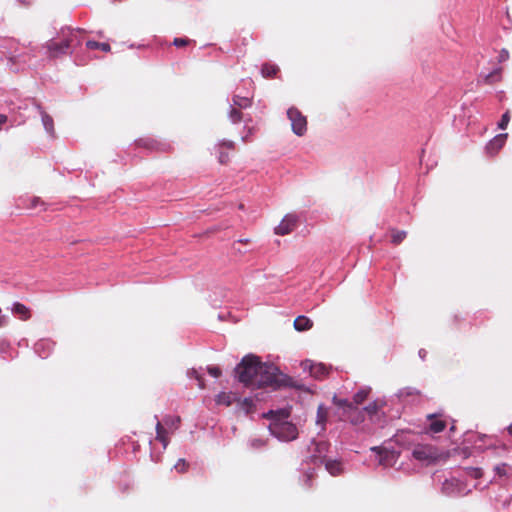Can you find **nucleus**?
I'll return each mask as SVG.
<instances>
[{"mask_svg": "<svg viewBox=\"0 0 512 512\" xmlns=\"http://www.w3.org/2000/svg\"><path fill=\"white\" fill-rule=\"evenodd\" d=\"M235 373L238 381L245 387L273 389L288 386L290 379L279 373L278 369L266 363H262L259 357L247 355L236 366Z\"/></svg>", "mask_w": 512, "mask_h": 512, "instance_id": "obj_1", "label": "nucleus"}, {"mask_svg": "<svg viewBox=\"0 0 512 512\" xmlns=\"http://www.w3.org/2000/svg\"><path fill=\"white\" fill-rule=\"evenodd\" d=\"M81 30L63 27L56 38L46 42V54L50 59L60 58L72 53V50L81 44Z\"/></svg>", "mask_w": 512, "mask_h": 512, "instance_id": "obj_2", "label": "nucleus"}, {"mask_svg": "<svg viewBox=\"0 0 512 512\" xmlns=\"http://www.w3.org/2000/svg\"><path fill=\"white\" fill-rule=\"evenodd\" d=\"M284 417H277L269 425V430L272 435L283 441H291L297 438V427L285 420L288 414L282 412Z\"/></svg>", "mask_w": 512, "mask_h": 512, "instance_id": "obj_3", "label": "nucleus"}, {"mask_svg": "<svg viewBox=\"0 0 512 512\" xmlns=\"http://www.w3.org/2000/svg\"><path fill=\"white\" fill-rule=\"evenodd\" d=\"M332 402L342 410L340 415L341 420L349 421L353 425H358L364 421V409H359L354 403H350V401L346 399H340L337 396L333 397Z\"/></svg>", "mask_w": 512, "mask_h": 512, "instance_id": "obj_4", "label": "nucleus"}, {"mask_svg": "<svg viewBox=\"0 0 512 512\" xmlns=\"http://www.w3.org/2000/svg\"><path fill=\"white\" fill-rule=\"evenodd\" d=\"M413 457L425 465H431L439 462L444 454L432 445L420 444L414 447Z\"/></svg>", "mask_w": 512, "mask_h": 512, "instance_id": "obj_5", "label": "nucleus"}, {"mask_svg": "<svg viewBox=\"0 0 512 512\" xmlns=\"http://www.w3.org/2000/svg\"><path fill=\"white\" fill-rule=\"evenodd\" d=\"M287 116L291 122L293 132L298 136H303L307 130L306 117L295 107L288 109Z\"/></svg>", "mask_w": 512, "mask_h": 512, "instance_id": "obj_6", "label": "nucleus"}, {"mask_svg": "<svg viewBox=\"0 0 512 512\" xmlns=\"http://www.w3.org/2000/svg\"><path fill=\"white\" fill-rule=\"evenodd\" d=\"M303 370H308L310 375L317 380H323L329 376L331 366H327L323 363H314L311 360H305L301 363Z\"/></svg>", "mask_w": 512, "mask_h": 512, "instance_id": "obj_7", "label": "nucleus"}, {"mask_svg": "<svg viewBox=\"0 0 512 512\" xmlns=\"http://www.w3.org/2000/svg\"><path fill=\"white\" fill-rule=\"evenodd\" d=\"M330 444L326 441L313 442V450L310 455V461L313 464H322L326 460Z\"/></svg>", "mask_w": 512, "mask_h": 512, "instance_id": "obj_8", "label": "nucleus"}, {"mask_svg": "<svg viewBox=\"0 0 512 512\" xmlns=\"http://www.w3.org/2000/svg\"><path fill=\"white\" fill-rule=\"evenodd\" d=\"M297 223V217L292 214L286 215L283 220L280 222V224L275 228V233L278 235H287L291 233Z\"/></svg>", "mask_w": 512, "mask_h": 512, "instance_id": "obj_9", "label": "nucleus"}, {"mask_svg": "<svg viewBox=\"0 0 512 512\" xmlns=\"http://www.w3.org/2000/svg\"><path fill=\"white\" fill-rule=\"evenodd\" d=\"M235 149V143L233 141H223L219 144V156L218 160L221 164H227L230 161L227 150L233 151Z\"/></svg>", "mask_w": 512, "mask_h": 512, "instance_id": "obj_10", "label": "nucleus"}, {"mask_svg": "<svg viewBox=\"0 0 512 512\" xmlns=\"http://www.w3.org/2000/svg\"><path fill=\"white\" fill-rule=\"evenodd\" d=\"M12 313L22 321H27L31 318V310L20 302H15L11 308Z\"/></svg>", "mask_w": 512, "mask_h": 512, "instance_id": "obj_11", "label": "nucleus"}, {"mask_svg": "<svg viewBox=\"0 0 512 512\" xmlns=\"http://www.w3.org/2000/svg\"><path fill=\"white\" fill-rule=\"evenodd\" d=\"M508 134H499L495 136L487 145L490 153H497L505 144Z\"/></svg>", "mask_w": 512, "mask_h": 512, "instance_id": "obj_12", "label": "nucleus"}, {"mask_svg": "<svg viewBox=\"0 0 512 512\" xmlns=\"http://www.w3.org/2000/svg\"><path fill=\"white\" fill-rule=\"evenodd\" d=\"M428 420L430 421L428 426V431L431 433H439L442 432L446 427V422L444 420L438 419L435 415H428Z\"/></svg>", "mask_w": 512, "mask_h": 512, "instance_id": "obj_13", "label": "nucleus"}, {"mask_svg": "<svg viewBox=\"0 0 512 512\" xmlns=\"http://www.w3.org/2000/svg\"><path fill=\"white\" fill-rule=\"evenodd\" d=\"M37 109L39 110V113L41 115V118H42V123H43V126L45 128V130L50 133V134H53L54 133V121H53V118L46 113V111L42 108L41 105H37Z\"/></svg>", "mask_w": 512, "mask_h": 512, "instance_id": "obj_14", "label": "nucleus"}, {"mask_svg": "<svg viewBox=\"0 0 512 512\" xmlns=\"http://www.w3.org/2000/svg\"><path fill=\"white\" fill-rule=\"evenodd\" d=\"M328 419V409L320 404L317 408L316 424L320 426V430L324 431Z\"/></svg>", "mask_w": 512, "mask_h": 512, "instance_id": "obj_15", "label": "nucleus"}, {"mask_svg": "<svg viewBox=\"0 0 512 512\" xmlns=\"http://www.w3.org/2000/svg\"><path fill=\"white\" fill-rule=\"evenodd\" d=\"M156 440L161 442L164 448L169 444L167 429L160 421H157L156 423Z\"/></svg>", "mask_w": 512, "mask_h": 512, "instance_id": "obj_16", "label": "nucleus"}, {"mask_svg": "<svg viewBox=\"0 0 512 512\" xmlns=\"http://www.w3.org/2000/svg\"><path fill=\"white\" fill-rule=\"evenodd\" d=\"M323 463H325L326 470L332 475V476H338L342 474L343 467L342 463L338 460H325Z\"/></svg>", "mask_w": 512, "mask_h": 512, "instance_id": "obj_17", "label": "nucleus"}, {"mask_svg": "<svg viewBox=\"0 0 512 512\" xmlns=\"http://www.w3.org/2000/svg\"><path fill=\"white\" fill-rule=\"evenodd\" d=\"M312 326L313 322L306 316L301 315L294 320V328L297 331H306L311 329Z\"/></svg>", "mask_w": 512, "mask_h": 512, "instance_id": "obj_18", "label": "nucleus"}, {"mask_svg": "<svg viewBox=\"0 0 512 512\" xmlns=\"http://www.w3.org/2000/svg\"><path fill=\"white\" fill-rule=\"evenodd\" d=\"M389 232H390V236H391V243L393 245L401 244L404 241V239L407 237V232L404 230L390 228Z\"/></svg>", "mask_w": 512, "mask_h": 512, "instance_id": "obj_19", "label": "nucleus"}, {"mask_svg": "<svg viewBox=\"0 0 512 512\" xmlns=\"http://www.w3.org/2000/svg\"><path fill=\"white\" fill-rule=\"evenodd\" d=\"M279 72V67L275 64L264 63L261 68V73L264 78H273Z\"/></svg>", "mask_w": 512, "mask_h": 512, "instance_id": "obj_20", "label": "nucleus"}, {"mask_svg": "<svg viewBox=\"0 0 512 512\" xmlns=\"http://www.w3.org/2000/svg\"><path fill=\"white\" fill-rule=\"evenodd\" d=\"M233 106L239 109H245L252 105V99L249 97H242L234 95L232 98Z\"/></svg>", "mask_w": 512, "mask_h": 512, "instance_id": "obj_21", "label": "nucleus"}, {"mask_svg": "<svg viewBox=\"0 0 512 512\" xmlns=\"http://www.w3.org/2000/svg\"><path fill=\"white\" fill-rule=\"evenodd\" d=\"M86 47L90 50L100 49L104 52H109L111 50V47L108 43L104 42H97L93 40H89L86 42Z\"/></svg>", "mask_w": 512, "mask_h": 512, "instance_id": "obj_22", "label": "nucleus"}, {"mask_svg": "<svg viewBox=\"0 0 512 512\" xmlns=\"http://www.w3.org/2000/svg\"><path fill=\"white\" fill-rule=\"evenodd\" d=\"M215 402L218 405L230 406L232 404V394L226 392H220L216 398Z\"/></svg>", "mask_w": 512, "mask_h": 512, "instance_id": "obj_23", "label": "nucleus"}, {"mask_svg": "<svg viewBox=\"0 0 512 512\" xmlns=\"http://www.w3.org/2000/svg\"><path fill=\"white\" fill-rule=\"evenodd\" d=\"M370 393V389H361L359 390L353 397V401L356 406L361 405L367 398Z\"/></svg>", "mask_w": 512, "mask_h": 512, "instance_id": "obj_24", "label": "nucleus"}, {"mask_svg": "<svg viewBox=\"0 0 512 512\" xmlns=\"http://www.w3.org/2000/svg\"><path fill=\"white\" fill-rule=\"evenodd\" d=\"M181 423V418L179 416H167L164 418V424L169 428L176 430L178 429Z\"/></svg>", "mask_w": 512, "mask_h": 512, "instance_id": "obj_25", "label": "nucleus"}, {"mask_svg": "<svg viewBox=\"0 0 512 512\" xmlns=\"http://www.w3.org/2000/svg\"><path fill=\"white\" fill-rule=\"evenodd\" d=\"M228 116L232 123H239L243 119V113L234 106H231Z\"/></svg>", "mask_w": 512, "mask_h": 512, "instance_id": "obj_26", "label": "nucleus"}, {"mask_svg": "<svg viewBox=\"0 0 512 512\" xmlns=\"http://www.w3.org/2000/svg\"><path fill=\"white\" fill-rule=\"evenodd\" d=\"M381 406L382 405L380 402L374 401L364 408V412H366L369 415H374L379 411Z\"/></svg>", "mask_w": 512, "mask_h": 512, "instance_id": "obj_27", "label": "nucleus"}, {"mask_svg": "<svg viewBox=\"0 0 512 512\" xmlns=\"http://www.w3.org/2000/svg\"><path fill=\"white\" fill-rule=\"evenodd\" d=\"M304 477H305V479H304L305 486L308 487V488H311L312 487L313 479L315 477V471L313 469L308 470L305 473Z\"/></svg>", "mask_w": 512, "mask_h": 512, "instance_id": "obj_28", "label": "nucleus"}, {"mask_svg": "<svg viewBox=\"0 0 512 512\" xmlns=\"http://www.w3.org/2000/svg\"><path fill=\"white\" fill-rule=\"evenodd\" d=\"M174 467L179 473H185L188 470L189 464L184 459H179Z\"/></svg>", "mask_w": 512, "mask_h": 512, "instance_id": "obj_29", "label": "nucleus"}, {"mask_svg": "<svg viewBox=\"0 0 512 512\" xmlns=\"http://www.w3.org/2000/svg\"><path fill=\"white\" fill-rule=\"evenodd\" d=\"M509 121H510V115H509V111H507L501 117V120L498 124L499 128L505 129L507 127Z\"/></svg>", "mask_w": 512, "mask_h": 512, "instance_id": "obj_30", "label": "nucleus"}, {"mask_svg": "<svg viewBox=\"0 0 512 512\" xmlns=\"http://www.w3.org/2000/svg\"><path fill=\"white\" fill-rule=\"evenodd\" d=\"M191 42L190 39L188 38H175L173 40V44L176 46V47H184V46H187L189 43Z\"/></svg>", "mask_w": 512, "mask_h": 512, "instance_id": "obj_31", "label": "nucleus"}, {"mask_svg": "<svg viewBox=\"0 0 512 512\" xmlns=\"http://www.w3.org/2000/svg\"><path fill=\"white\" fill-rule=\"evenodd\" d=\"M207 372H208L211 376H213V377H215V378L220 377V376H221V374H222V372H221L220 368H219V367H216V366H208V367H207Z\"/></svg>", "mask_w": 512, "mask_h": 512, "instance_id": "obj_32", "label": "nucleus"}, {"mask_svg": "<svg viewBox=\"0 0 512 512\" xmlns=\"http://www.w3.org/2000/svg\"><path fill=\"white\" fill-rule=\"evenodd\" d=\"M250 445L254 449H259L265 446V442L261 439H253L251 440Z\"/></svg>", "mask_w": 512, "mask_h": 512, "instance_id": "obj_33", "label": "nucleus"}, {"mask_svg": "<svg viewBox=\"0 0 512 512\" xmlns=\"http://www.w3.org/2000/svg\"><path fill=\"white\" fill-rule=\"evenodd\" d=\"M193 373L195 374V378L198 380L199 387L201 389H203L204 388V379H203V377L198 375L196 371H193Z\"/></svg>", "mask_w": 512, "mask_h": 512, "instance_id": "obj_34", "label": "nucleus"}, {"mask_svg": "<svg viewBox=\"0 0 512 512\" xmlns=\"http://www.w3.org/2000/svg\"><path fill=\"white\" fill-rule=\"evenodd\" d=\"M506 466L503 464L502 466H497L496 471L499 475H505L506 474Z\"/></svg>", "mask_w": 512, "mask_h": 512, "instance_id": "obj_35", "label": "nucleus"}, {"mask_svg": "<svg viewBox=\"0 0 512 512\" xmlns=\"http://www.w3.org/2000/svg\"><path fill=\"white\" fill-rule=\"evenodd\" d=\"M7 324V319L5 316H0V328L6 326Z\"/></svg>", "mask_w": 512, "mask_h": 512, "instance_id": "obj_36", "label": "nucleus"}, {"mask_svg": "<svg viewBox=\"0 0 512 512\" xmlns=\"http://www.w3.org/2000/svg\"><path fill=\"white\" fill-rule=\"evenodd\" d=\"M508 432L512 436V424L508 427Z\"/></svg>", "mask_w": 512, "mask_h": 512, "instance_id": "obj_37", "label": "nucleus"}, {"mask_svg": "<svg viewBox=\"0 0 512 512\" xmlns=\"http://www.w3.org/2000/svg\"><path fill=\"white\" fill-rule=\"evenodd\" d=\"M412 394H413V392H412V391H407V392H406V395H412Z\"/></svg>", "mask_w": 512, "mask_h": 512, "instance_id": "obj_38", "label": "nucleus"}, {"mask_svg": "<svg viewBox=\"0 0 512 512\" xmlns=\"http://www.w3.org/2000/svg\"><path fill=\"white\" fill-rule=\"evenodd\" d=\"M243 44L244 45H247L248 44V41L246 39L243 40Z\"/></svg>", "mask_w": 512, "mask_h": 512, "instance_id": "obj_39", "label": "nucleus"}, {"mask_svg": "<svg viewBox=\"0 0 512 512\" xmlns=\"http://www.w3.org/2000/svg\"><path fill=\"white\" fill-rule=\"evenodd\" d=\"M24 4H28L29 2L27 0H21Z\"/></svg>", "mask_w": 512, "mask_h": 512, "instance_id": "obj_40", "label": "nucleus"}, {"mask_svg": "<svg viewBox=\"0 0 512 512\" xmlns=\"http://www.w3.org/2000/svg\"><path fill=\"white\" fill-rule=\"evenodd\" d=\"M372 450L380 452V451H379V449H378V448H376V447H373V449H372Z\"/></svg>", "mask_w": 512, "mask_h": 512, "instance_id": "obj_41", "label": "nucleus"}, {"mask_svg": "<svg viewBox=\"0 0 512 512\" xmlns=\"http://www.w3.org/2000/svg\"><path fill=\"white\" fill-rule=\"evenodd\" d=\"M454 429V426H450L449 430L452 431Z\"/></svg>", "mask_w": 512, "mask_h": 512, "instance_id": "obj_42", "label": "nucleus"}]
</instances>
